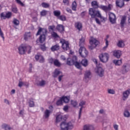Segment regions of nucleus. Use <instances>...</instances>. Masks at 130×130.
<instances>
[{
  "instance_id": "nucleus-6",
  "label": "nucleus",
  "mask_w": 130,
  "mask_h": 130,
  "mask_svg": "<svg viewBox=\"0 0 130 130\" xmlns=\"http://www.w3.org/2000/svg\"><path fill=\"white\" fill-rule=\"evenodd\" d=\"M60 43H61L62 48L63 50H69L70 49V43H69V42L65 41L64 39H60Z\"/></svg>"
},
{
  "instance_id": "nucleus-26",
  "label": "nucleus",
  "mask_w": 130,
  "mask_h": 130,
  "mask_svg": "<svg viewBox=\"0 0 130 130\" xmlns=\"http://www.w3.org/2000/svg\"><path fill=\"white\" fill-rule=\"evenodd\" d=\"M56 30H57L59 32H63L64 31V26L62 25V24H58L56 27Z\"/></svg>"
},
{
  "instance_id": "nucleus-21",
  "label": "nucleus",
  "mask_w": 130,
  "mask_h": 130,
  "mask_svg": "<svg viewBox=\"0 0 130 130\" xmlns=\"http://www.w3.org/2000/svg\"><path fill=\"white\" fill-rule=\"evenodd\" d=\"M46 85V81L44 80H41L37 82V85L38 87H45Z\"/></svg>"
},
{
  "instance_id": "nucleus-59",
  "label": "nucleus",
  "mask_w": 130,
  "mask_h": 130,
  "mask_svg": "<svg viewBox=\"0 0 130 130\" xmlns=\"http://www.w3.org/2000/svg\"><path fill=\"white\" fill-rule=\"evenodd\" d=\"M108 92L109 94H114V93H115V91H114V90L113 89H109Z\"/></svg>"
},
{
  "instance_id": "nucleus-39",
  "label": "nucleus",
  "mask_w": 130,
  "mask_h": 130,
  "mask_svg": "<svg viewBox=\"0 0 130 130\" xmlns=\"http://www.w3.org/2000/svg\"><path fill=\"white\" fill-rule=\"evenodd\" d=\"M53 14L55 17H57V18H58V17L60 16L61 12H60V11L55 10L53 12Z\"/></svg>"
},
{
  "instance_id": "nucleus-7",
  "label": "nucleus",
  "mask_w": 130,
  "mask_h": 130,
  "mask_svg": "<svg viewBox=\"0 0 130 130\" xmlns=\"http://www.w3.org/2000/svg\"><path fill=\"white\" fill-rule=\"evenodd\" d=\"M89 43L90 45L89 46V49L92 50L99 44V41L95 39H93L89 41Z\"/></svg>"
},
{
  "instance_id": "nucleus-27",
  "label": "nucleus",
  "mask_w": 130,
  "mask_h": 130,
  "mask_svg": "<svg viewBox=\"0 0 130 130\" xmlns=\"http://www.w3.org/2000/svg\"><path fill=\"white\" fill-rule=\"evenodd\" d=\"M60 48V47L59 46V45L56 44L51 47V51H57V50H59Z\"/></svg>"
},
{
  "instance_id": "nucleus-60",
  "label": "nucleus",
  "mask_w": 130,
  "mask_h": 130,
  "mask_svg": "<svg viewBox=\"0 0 130 130\" xmlns=\"http://www.w3.org/2000/svg\"><path fill=\"white\" fill-rule=\"evenodd\" d=\"M63 77V75H62L59 76V77L58 78V80L59 82H61V79H62Z\"/></svg>"
},
{
  "instance_id": "nucleus-49",
  "label": "nucleus",
  "mask_w": 130,
  "mask_h": 130,
  "mask_svg": "<svg viewBox=\"0 0 130 130\" xmlns=\"http://www.w3.org/2000/svg\"><path fill=\"white\" fill-rule=\"evenodd\" d=\"M52 37H54V38H58L59 36H58V35L55 32H53L52 34Z\"/></svg>"
},
{
  "instance_id": "nucleus-12",
  "label": "nucleus",
  "mask_w": 130,
  "mask_h": 130,
  "mask_svg": "<svg viewBox=\"0 0 130 130\" xmlns=\"http://www.w3.org/2000/svg\"><path fill=\"white\" fill-rule=\"evenodd\" d=\"M91 79V71H86L84 74V80L86 83H88L89 80Z\"/></svg>"
},
{
  "instance_id": "nucleus-25",
  "label": "nucleus",
  "mask_w": 130,
  "mask_h": 130,
  "mask_svg": "<svg viewBox=\"0 0 130 130\" xmlns=\"http://www.w3.org/2000/svg\"><path fill=\"white\" fill-rule=\"evenodd\" d=\"M83 130H95V128L92 125L86 124L84 126Z\"/></svg>"
},
{
  "instance_id": "nucleus-54",
  "label": "nucleus",
  "mask_w": 130,
  "mask_h": 130,
  "mask_svg": "<svg viewBox=\"0 0 130 130\" xmlns=\"http://www.w3.org/2000/svg\"><path fill=\"white\" fill-rule=\"evenodd\" d=\"M0 36L3 39V41H5V37L4 36V32H3L2 29L1 30H0Z\"/></svg>"
},
{
  "instance_id": "nucleus-2",
  "label": "nucleus",
  "mask_w": 130,
  "mask_h": 130,
  "mask_svg": "<svg viewBox=\"0 0 130 130\" xmlns=\"http://www.w3.org/2000/svg\"><path fill=\"white\" fill-rule=\"evenodd\" d=\"M41 32L42 33L41 34ZM47 34V29L46 28H42L40 27L37 33L36 34V36L40 35L39 38L40 43H43L46 40V34Z\"/></svg>"
},
{
  "instance_id": "nucleus-61",
  "label": "nucleus",
  "mask_w": 130,
  "mask_h": 130,
  "mask_svg": "<svg viewBox=\"0 0 130 130\" xmlns=\"http://www.w3.org/2000/svg\"><path fill=\"white\" fill-rule=\"evenodd\" d=\"M4 102L6 104H8V105H10V102L7 99H4Z\"/></svg>"
},
{
  "instance_id": "nucleus-13",
  "label": "nucleus",
  "mask_w": 130,
  "mask_h": 130,
  "mask_svg": "<svg viewBox=\"0 0 130 130\" xmlns=\"http://www.w3.org/2000/svg\"><path fill=\"white\" fill-rule=\"evenodd\" d=\"M100 8L105 12H108V11H111V8H112V5L111 4H109L108 7L101 5L100 6Z\"/></svg>"
},
{
  "instance_id": "nucleus-16",
  "label": "nucleus",
  "mask_w": 130,
  "mask_h": 130,
  "mask_svg": "<svg viewBox=\"0 0 130 130\" xmlns=\"http://www.w3.org/2000/svg\"><path fill=\"white\" fill-rule=\"evenodd\" d=\"M86 104V102L82 101H81L80 103H79V106L81 107L79 111V118L81 117V114H82V111H83V107Z\"/></svg>"
},
{
  "instance_id": "nucleus-3",
  "label": "nucleus",
  "mask_w": 130,
  "mask_h": 130,
  "mask_svg": "<svg viewBox=\"0 0 130 130\" xmlns=\"http://www.w3.org/2000/svg\"><path fill=\"white\" fill-rule=\"evenodd\" d=\"M60 126L61 130H70L74 128V124L72 122H66L63 121L61 123Z\"/></svg>"
},
{
  "instance_id": "nucleus-64",
  "label": "nucleus",
  "mask_w": 130,
  "mask_h": 130,
  "mask_svg": "<svg viewBox=\"0 0 130 130\" xmlns=\"http://www.w3.org/2000/svg\"><path fill=\"white\" fill-rule=\"evenodd\" d=\"M114 128L115 130H118V125L117 124L114 125Z\"/></svg>"
},
{
  "instance_id": "nucleus-53",
  "label": "nucleus",
  "mask_w": 130,
  "mask_h": 130,
  "mask_svg": "<svg viewBox=\"0 0 130 130\" xmlns=\"http://www.w3.org/2000/svg\"><path fill=\"white\" fill-rule=\"evenodd\" d=\"M4 128L5 130H11V127L7 124L4 125Z\"/></svg>"
},
{
  "instance_id": "nucleus-44",
  "label": "nucleus",
  "mask_w": 130,
  "mask_h": 130,
  "mask_svg": "<svg viewBox=\"0 0 130 130\" xmlns=\"http://www.w3.org/2000/svg\"><path fill=\"white\" fill-rule=\"evenodd\" d=\"M13 23L16 26H18V25L20 24V21L19 20H18V19H17L16 18H14Z\"/></svg>"
},
{
  "instance_id": "nucleus-19",
  "label": "nucleus",
  "mask_w": 130,
  "mask_h": 130,
  "mask_svg": "<svg viewBox=\"0 0 130 130\" xmlns=\"http://www.w3.org/2000/svg\"><path fill=\"white\" fill-rule=\"evenodd\" d=\"M96 74H97L99 77H103L104 76V70L101 68H99L96 71Z\"/></svg>"
},
{
  "instance_id": "nucleus-11",
  "label": "nucleus",
  "mask_w": 130,
  "mask_h": 130,
  "mask_svg": "<svg viewBox=\"0 0 130 130\" xmlns=\"http://www.w3.org/2000/svg\"><path fill=\"white\" fill-rule=\"evenodd\" d=\"M76 59H77V56H73L72 59L68 58L67 60V64H68V66H74Z\"/></svg>"
},
{
  "instance_id": "nucleus-38",
  "label": "nucleus",
  "mask_w": 130,
  "mask_h": 130,
  "mask_svg": "<svg viewBox=\"0 0 130 130\" xmlns=\"http://www.w3.org/2000/svg\"><path fill=\"white\" fill-rule=\"evenodd\" d=\"M53 63H54V66H55V67H58V68H59V67H60V66H61V64L60 63L59 61H58V59H55L53 61Z\"/></svg>"
},
{
  "instance_id": "nucleus-58",
  "label": "nucleus",
  "mask_w": 130,
  "mask_h": 130,
  "mask_svg": "<svg viewBox=\"0 0 130 130\" xmlns=\"http://www.w3.org/2000/svg\"><path fill=\"white\" fill-rule=\"evenodd\" d=\"M12 11L13 13L17 14V12H18V9L16 7H13L12 9Z\"/></svg>"
},
{
  "instance_id": "nucleus-33",
  "label": "nucleus",
  "mask_w": 130,
  "mask_h": 130,
  "mask_svg": "<svg viewBox=\"0 0 130 130\" xmlns=\"http://www.w3.org/2000/svg\"><path fill=\"white\" fill-rule=\"evenodd\" d=\"M91 6L94 9H98L99 8V5L96 1H93L91 2Z\"/></svg>"
},
{
  "instance_id": "nucleus-31",
  "label": "nucleus",
  "mask_w": 130,
  "mask_h": 130,
  "mask_svg": "<svg viewBox=\"0 0 130 130\" xmlns=\"http://www.w3.org/2000/svg\"><path fill=\"white\" fill-rule=\"evenodd\" d=\"M81 64H82V66L85 68L88 67V60H87V59H82L81 61Z\"/></svg>"
},
{
  "instance_id": "nucleus-14",
  "label": "nucleus",
  "mask_w": 130,
  "mask_h": 130,
  "mask_svg": "<svg viewBox=\"0 0 130 130\" xmlns=\"http://www.w3.org/2000/svg\"><path fill=\"white\" fill-rule=\"evenodd\" d=\"M35 58L36 60L39 61V62H40L41 63H43V62H44V61H45V60L44 59V57H43V56L39 54V55H36L35 56Z\"/></svg>"
},
{
  "instance_id": "nucleus-28",
  "label": "nucleus",
  "mask_w": 130,
  "mask_h": 130,
  "mask_svg": "<svg viewBox=\"0 0 130 130\" xmlns=\"http://www.w3.org/2000/svg\"><path fill=\"white\" fill-rule=\"evenodd\" d=\"M126 21V17L123 16L121 19V22H120L121 28H123V27H124V24H125Z\"/></svg>"
},
{
  "instance_id": "nucleus-4",
  "label": "nucleus",
  "mask_w": 130,
  "mask_h": 130,
  "mask_svg": "<svg viewBox=\"0 0 130 130\" xmlns=\"http://www.w3.org/2000/svg\"><path fill=\"white\" fill-rule=\"evenodd\" d=\"M31 49L32 47L29 45L20 46L18 48V51L19 54H24L26 51H27V53H31Z\"/></svg>"
},
{
  "instance_id": "nucleus-57",
  "label": "nucleus",
  "mask_w": 130,
  "mask_h": 130,
  "mask_svg": "<svg viewBox=\"0 0 130 130\" xmlns=\"http://www.w3.org/2000/svg\"><path fill=\"white\" fill-rule=\"evenodd\" d=\"M109 39V35H107L106 38L105 39V40L106 41V43L107 44V45H108V39Z\"/></svg>"
},
{
  "instance_id": "nucleus-56",
  "label": "nucleus",
  "mask_w": 130,
  "mask_h": 130,
  "mask_svg": "<svg viewBox=\"0 0 130 130\" xmlns=\"http://www.w3.org/2000/svg\"><path fill=\"white\" fill-rule=\"evenodd\" d=\"M63 3L66 6H69L70 2L69 1V0H63Z\"/></svg>"
},
{
  "instance_id": "nucleus-50",
  "label": "nucleus",
  "mask_w": 130,
  "mask_h": 130,
  "mask_svg": "<svg viewBox=\"0 0 130 130\" xmlns=\"http://www.w3.org/2000/svg\"><path fill=\"white\" fill-rule=\"evenodd\" d=\"M71 104L73 105L74 107H76L77 105H78V103H77V101H71Z\"/></svg>"
},
{
  "instance_id": "nucleus-51",
  "label": "nucleus",
  "mask_w": 130,
  "mask_h": 130,
  "mask_svg": "<svg viewBox=\"0 0 130 130\" xmlns=\"http://www.w3.org/2000/svg\"><path fill=\"white\" fill-rule=\"evenodd\" d=\"M40 48L43 51H45L46 50V47H45V45H41L40 46Z\"/></svg>"
},
{
  "instance_id": "nucleus-48",
  "label": "nucleus",
  "mask_w": 130,
  "mask_h": 130,
  "mask_svg": "<svg viewBox=\"0 0 130 130\" xmlns=\"http://www.w3.org/2000/svg\"><path fill=\"white\" fill-rule=\"evenodd\" d=\"M55 28V26L54 25H49L48 27V29L49 31H54V28Z\"/></svg>"
},
{
  "instance_id": "nucleus-63",
  "label": "nucleus",
  "mask_w": 130,
  "mask_h": 130,
  "mask_svg": "<svg viewBox=\"0 0 130 130\" xmlns=\"http://www.w3.org/2000/svg\"><path fill=\"white\" fill-rule=\"evenodd\" d=\"M29 73H32V64H29Z\"/></svg>"
},
{
  "instance_id": "nucleus-8",
  "label": "nucleus",
  "mask_w": 130,
  "mask_h": 130,
  "mask_svg": "<svg viewBox=\"0 0 130 130\" xmlns=\"http://www.w3.org/2000/svg\"><path fill=\"white\" fill-rule=\"evenodd\" d=\"M130 70V65L128 63L124 64L121 69V73L124 75V74H126L128 72H129Z\"/></svg>"
},
{
  "instance_id": "nucleus-52",
  "label": "nucleus",
  "mask_w": 130,
  "mask_h": 130,
  "mask_svg": "<svg viewBox=\"0 0 130 130\" xmlns=\"http://www.w3.org/2000/svg\"><path fill=\"white\" fill-rule=\"evenodd\" d=\"M34 102L32 101H29V107H34Z\"/></svg>"
},
{
  "instance_id": "nucleus-1",
  "label": "nucleus",
  "mask_w": 130,
  "mask_h": 130,
  "mask_svg": "<svg viewBox=\"0 0 130 130\" xmlns=\"http://www.w3.org/2000/svg\"><path fill=\"white\" fill-rule=\"evenodd\" d=\"M89 15L91 16V18H92V19L95 18L96 23H97V24H99V25H100V24H101V22H100V20H99V19H98V18H100L103 21L105 20V18L104 17H103L102 15H101L100 11L96 10L94 8H89ZM96 17L97 18H96Z\"/></svg>"
},
{
  "instance_id": "nucleus-24",
  "label": "nucleus",
  "mask_w": 130,
  "mask_h": 130,
  "mask_svg": "<svg viewBox=\"0 0 130 130\" xmlns=\"http://www.w3.org/2000/svg\"><path fill=\"white\" fill-rule=\"evenodd\" d=\"M116 5L119 8H122L124 6V2H123V0H117L116 1Z\"/></svg>"
},
{
  "instance_id": "nucleus-15",
  "label": "nucleus",
  "mask_w": 130,
  "mask_h": 130,
  "mask_svg": "<svg viewBox=\"0 0 130 130\" xmlns=\"http://www.w3.org/2000/svg\"><path fill=\"white\" fill-rule=\"evenodd\" d=\"M23 86H25V87H26V88H28V87H29V83L26 82L22 81V79H19L18 87H20V88H21V87H23Z\"/></svg>"
},
{
  "instance_id": "nucleus-55",
  "label": "nucleus",
  "mask_w": 130,
  "mask_h": 130,
  "mask_svg": "<svg viewBox=\"0 0 130 130\" xmlns=\"http://www.w3.org/2000/svg\"><path fill=\"white\" fill-rule=\"evenodd\" d=\"M16 1L17 3V4H19V5H20V6H21V7H24V6H25V5L24 4H23V3H22V2H21V1L16 0Z\"/></svg>"
},
{
  "instance_id": "nucleus-20",
  "label": "nucleus",
  "mask_w": 130,
  "mask_h": 130,
  "mask_svg": "<svg viewBox=\"0 0 130 130\" xmlns=\"http://www.w3.org/2000/svg\"><path fill=\"white\" fill-rule=\"evenodd\" d=\"M113 55L117 58H120V56H121V51L119 50L114 51Z\"/></svg>"
},
{
  "instance_id": "nucleus-43",
  "label": "nucleus",
  "mask_w": 130,
  "mask_h": 130,
  "mask_svg": "<svg viewBox=\"0 0 130 130\" xmlns=\"http://www.w3.org/2000/svg\"><path fill=\"white\" fill-rule=\"evenodd\" d=\"M76 9H77V2L74 1L72 3V9L73 10V11H76Z\"/></svg>"
},
{
  "instance_id": "nucleus-42",
  "label": "nucleus",
  "mask_w": 130,
  "mask_h": 130,
  "mask_svg": "<svg viewBox=\"0 0 130 130\" xmlns=\"http://www.w3.org/2000/svg\"><path fill=\"white\" fill-rule=\"evenodd\" d=\"M30 37H31L30 32H26L24 34V40H28V38H30Z\"/></svg>"
},
{
  "instance_id": "nucleus-30",
  "label": "nucleus",
  "mask_w": 130,
  "mask_h": 130,
  "mask_svg": "<svg viewBox=\"0 0 130 130\" xmlns=\"http://www.w3.org/2000/svg\"><path fill=\"white\" fill-rule=\"evenodd\" d=\"M51 112V111L48 110V109H46L44 113V117H45V118H48V117H49L50 115V113Z\"/></svg>"
},
{
  "instance_id": "nucleus-23",
  "label": "nucleus",
  "mask_w": 130,
  "mask_h": 130,
  "mask_svg": "<svg viewBox=\"0 0 130 130\" xmlns=\"http://www.w3.org/2000/svg\"><path fill=\"white\" fill-rule=\"evenodd\" d=\"M75 27L77 29V30L79 31H82V29L83 28V25L82 24V23L80 22H77L75 23Z\"/></svg>"
},
{
  "instance_id": "nucleus-32",
  "label": "nucleus",
  "mask_w": 130,
  "mask_h": 130,
  "mask_svg": "<svg viewBox=\"0 0 130 130\" xmlns=\"http://www.w3.org/2000/svg\"><path fill=\"white\" fill-rule=\"evenodd\" d=\"M117 46L120 48H123L124 47V41L122 40L119 41L117 43Z\"/></svg>"
},
{
  "instance_id": "nucleus-29",
  "label": "nucleus",
  "mask_w": 130,
  "mask_h": 130,
  "mask_svg": "<svg viewBox=\"0 0 130 130\" xmlns=\"http://www.w3.org/2000/svg\"><path fill=\"white\" fill-rule=\"evenodd\" d=\"M62 74L61 72L59 71L58 69H55L54 72L53 73V78H57L59 75Z\"/></svg>"
},
{
  "instance_id": "nucleus-10",
  "label": "nucleus",
  "mask_w": 130,
  "mask_h": 130,
  "mask_svg": "<svg viewBox=\"0 0 130 130\" xmlns=\"http://www.w3.org/2000/svg\"><path fill=\"white\" fill-rule=\"evenodd\" d=\"M109 20L111 24L116 23V16L111 12L109 13Z\"/></svg>"
},
{
  "instance_id": "nucleus-41",
  "label": "nucleus",
  "mask_w": 130,
  "mask_h": 130,
  "mask_svg": "<svg viewBox=\"0 0 130 130\" xmlns=\"http://www.w3.org/2000/svg\"><path fill=\"white\" fill-rule=\"evenodd\" d=\"M59 20H60V21H66L67 20V17H66L64 15H60L59 17L57 18Z\"/></svg>"
},
{
  "instance_id": "nucleus-46",
  "label": "nucleus",
  "mask_w": 130,
  "mask_h": 130,
  "mask_svg": "<svg viewBox=\"0 0 130 130\" xmlns=\"http://www.w3.org/2000/svg\"><path fill=\"white\" fill-rule=\"evenodd\" d=\"M42 6L43 8H49V6H50L49 4L44 2L42 3Z\"/></svg>"
},
{
  "instance_id": "nucleus-45",
  "label": "nucleus",
  "mask_w": 130,
  "mask_h": 130,
  "mask_svg": "<svg viewBox=\"0 0 130 130\" xmlns=\"http://www.w3.org/2000/svg\"><path fill=\"white\" fill-rule=\"evenodd\" d=\"M62 100L60 98L59 100H58L56 102V105L57 106H60V105H62Z\"/></svg>"
},
{
  "instance_id": "nucleus-9",
  "label": "nucleus",
  "mask_w": 130,
  "mask_h": 130,
  "mask_svg": "<svg viewBox=\"0 0 130 130\" xmlns=\"http://www.w3.org/2000/svg\"><path fill=\"white\" fill-rule=\"evenodd\" d=\"M80 55L81 57H86L88 56V51L86 50V49L83 47H81L79 50Z\"/></svg>"
},
{
  "instance_id": "nucleus-22",
  "label": "nucleus",
  "mask_w": 130,
  "mask_h": 130,
  "mask_svg": "<svg viewBox=\"0 0 130 130\" xmlns=\"http://www.w3.org/2000/svg\"><path fill=\"white\" fill-rule=\"evenodd\" d=\"M63 120V116L61 114L57 115L56 116V123H58V122H60V121H62Z\"/></svg>"
},
{
  "instance_id": "nucleus-17",
  "label": "nucleus",
  "mask_w": 130,
  "mask_h": 130,
  "mask_svg": "<svg viewBox=\"0 0 130 130\" xmlns=\"http://www.w3.org/2000/svg\"><path fill=\"white\" fill-rule=\"evenodd\" d=\"M129 94H130V89L126 90L123 92L122 99L124 101H125V100H126V99L128 98V95H129Z\"/></svg>"
},
{
  "instance_id": "nucleus-36",
  "label": "nucleus",
  "mask_w": 130,
  "mask_h": 130,
  "mask_svg": "<svg viewBox=\"0 0 130 130\" xmlns=\"http://www.w3.org/2000/svg\"><path fill=\"white\" fill-rule=\"evenodd\" d=\"M73 65L75 66L76 68H77V69H81V63L78 62V60L77 59V57H76V59L75 60V62H74V63Z\"/></svg>"
},
{
  "instance_id": "nucleus-62",
  "label": "nucleus",
  "mask_w": 130,
  "mask_h": 130,
  "mask_svg": "<svg viewBox=\"0 0 130 130\" xmlns=\"http://www.w3.org/2000/svg\"><path fill=\"white\" fill-rule=\"evenodd\" d=\"M19 114L21 116H24V110H20L19 112Z\"/></svg>"
},
{
  "instance_id": "nucleus-47",
  "label": "nucleus",
  "mask_w": 130,
  "mask_h": 130,
  "mask_svg": "<svg viewBox=\"0 0 130 130\" xmlns=\"http://www.w3.org/2000/svg\"><path fill=\"white\" fill-rule=\"evenodd\" d=\"M47 15V11L46 10H43L41 12V16L42 17H44V16H46Z\"/></svg>"
},
{
  "instance_id": "nucleus-40",
  "label": "nucleus",
  "mask_w": 130,
  "mask_h": 130,
  "mask_svg": "<svg viewBox=\"0 0 130 130\" xmlns=\"http://www.w3.org/2000/svg\"><path fill=\"white\" fill-rule=\"evenodd\" d=\"M123 114L125 117H130V113L127 110H124Z\"/></svg>"
},
{
  "instance_id": "nucleus-5",
  "label": "nucleus",
  "mask_w": 130,
  "mask_h": 130,
  "mask_svg": "<svg viewBox=\"0 0 130 130\" xmlns=\"http://www.w3.org/2000/svg\"><path fill=\"white\" fill-rule=\"evenodd\" d=\"M102 62H107L109 58V54L107 53H102L99 56Z\"/></svg>"
},
{
  "instance_id": "nucleus-35",
  "label": "nucleus",
  "mask_w": 130,
  "mask_h": 130,
  "mask_svg": "<svg viewBox=\"0 0 130 130\" xmlns=\"http://www.w3.org/2000/svg\"><path fill=\"white\" fill-rule=\"evenodd\" d=\"M61 99L62 100V101L63 102H64V103H68L70 101V98L68 96H62L61 98Z\"/></svg>"
},
{
  "instance_id": "nucleus-18",
  "label": "nucleus",
  "mask_w": 130,
  "mask_h": 130,
  "mask_svg": "<svg viewBox=\"0 0 130 130\" xmlns=\"http://www.w3.org/2000/svg\"><path fill=\"white\" fill-rule=\"evenodd\" d=\"M1 18H3V19L5 20L6 19H10L11 17H12V13L11 12H8L6 13V15H5V14L4 13H1Z\"/></svg>"
},
{
  "instance_id": "nucleus-37",
  "label": "nucleus",
  "mask_w": 130,
  "mask_h": 130,
  "mask_svg": "<svg viewBox=\"0 0 130 130\" xmlns=\"http://www.w3.org/2000/svg\"><path fill=\"white\" fill-rule=\"evenodd\" d=\"M114 63L115 64V66H120L121 63H122V60H113Z\"/></svg>"
},
{
  "instance_id": "nucleus-34",
  "label": "nucleus",
  "mask_w": 130,
  "mask_h": 130,
  "mask_svg": "<svg viewBox=\"0 0 130 130\" xmlns=\"http://www.w3.org/2000/svg\"><path fill=\"white\" fill-rule=\"evenodd\" d=\"M79 40V46L83 47V46L85 44V38L82 37Z\"/></svg>"
}]
</instances>
